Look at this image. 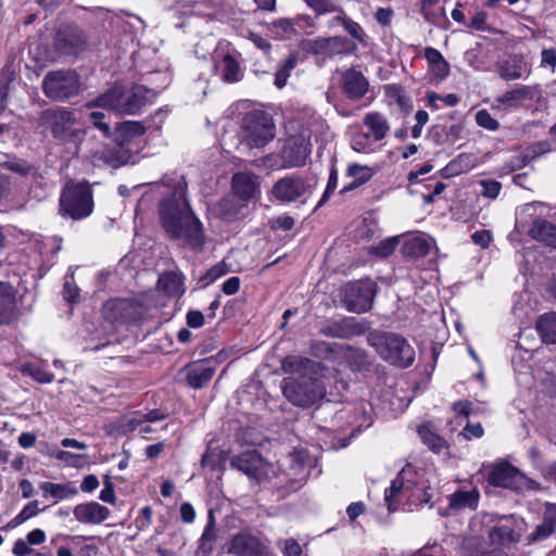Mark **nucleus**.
Returning a JSON list of instances; mask_svg holds the SVG:
<instances>
[{
  "instance_id": "18",
  "label": "nucleus",
  "mask_w": 556,
  "mask_h": 556,
  "mask_svg": "<svg viewBox=\"0 0 556 556\" xmlns=\"http://www.w3.org/2000/svg\"><path fill=\"white\" fill-rule=\"evenodd\" d=\"M341 88L349 99L359 100L367 93L369 83L359 71L350 68L342 73Z\"/></svg>"
},
{
  "instance_id": "35",
  "label": "nucleus",
  "mask_w": 556,
  "mask_h": 556,
  "mask_svg": "<svg viewBox=\"0 0 556 556\" xmlns=\"http://www.w3.org/2000/svg\"><path fill=\"white\" fill-rule=\"evenodd\" d=\"M425 56L429 63L430 71L435 77L444 79L448 76L450 66L440 51L434 48H427Z\"/></svg>"
},
{
  "instance_id": "27",
  "label": "nucleus",
  "mask_w": 556,
  "mask_h": 556,
  "mask_svg": "<svg viewBox=\"0 0 556 556\" xmlns=\"http://www.w3.org/2000/svg\"><path fill=\"white\" fill-rule=\"evenodd\" d=\"M480 493L476 488L458 490L450 495L448 507L454 510L476 509L478 507Z\"/></svg>"
},
{
  "instance_id": "20",
  "label": "nucleus",
  "mask_w": 556,
  "mask_h": 556,
  "mask_svg": "<svg viewBox=\"0 0 556 556\" xmlns=\"http://www.w3.org/2000/svg\"><path fill=\"white\" fill-rule=\"evenodd\" d=\"M534 97V88L530 86H519L508 90L497 97L493 102V109L497 111H511L517 109L523 101L531 100Z\"/></svg>"
},
{
  "instance_id": "64",
  "label": "nucleus",
  "mask_w": 556,
  "mask_h": 556,
  "mask_svg": "<svg viewBox=\"0 0 556 556\" xmlns=\"http://www.w3.org/2000/svg\"><path fill=\"white\" fill-rule=\"evenodd\" d=\"M543 520L556 529V504L547 503L544 510Z\"/></svg>"
},
{
  "instance_id": "33",
  "label": "nucleus",
  "mask_w": 556,
  "mask_h": 556,
  "mask_svg": "<svg viewBox=\"0 0 556 556\" xmlns=\"http://www.w3.org/2000/svg\"><path fill=\"white\" fill-rule=\"evenodd\" d=\"M533 239L556 248V226L546 220H535L530 229Z\"/></svg>"
},
{
  "instance_id": "21",
  "label": "nucleus",
  "mask_w": 556,
  "mask_h": 556,
  "mask_svg": "<svg viewBox=\"0 0 556 556\" xmlns=\"http://www.w3.org/2000/svg\"><path fill=\"white\" fill-rule=\"evenodd\" d=\"M368 328V323L365 319L345 317L333 323L326 333L336 338H351L365 333Z\"/></svg>"
},
{
  "instance_id": "11",
  "label": "nucleus",
  "mask_w": 556,
  "mask_h": 556,
  "mask_svg": "<svg viewBox=\"0 0 556 556\" xmlns=\"http://www.w3.org/2000/svg\"><path fill=\"white\" fill-rule=\"evenodd\" d=\"M376 285L369 280L348 283L343 290V302L350 312L364 313L370 309Z\"/></svg>"
},
{
  "instance_id": "31",
  "label": "nucleus",
  "mask_w": 556,
  "mask_h": 556,
  "mask_svg": "<svg viewBox=\"0 0 556 556\" xmlns=\"http://www.w3.org/2000/svg\"><path fill=\"white\" fill-rule=\"evenodd\" d=\"M217 527L215 517L212 510L208 511V520L204 531L199 540L198 553L202 556H208L215 545L217 539Z\"/></svg>"
},
{
  "instance_id": "55",
  "label": "nucleus",
  "mask_w": 556,
  "mask_h": 556,
  "mask_svg": "<svg viewBox=\"0 0 556 556\" xmlns=\"http://www.w3.org/2000/svg\"><path fill=\"white\" fill-rule=\"evenodd\" d=\"M416 124L412 129V137L419 138L421 136L422 127L428 123L429 115L424 110H418L415 114Z\"/></svg>"
},
{
  "instance_id": "36",
  "label": "nucleus",
  "mask_w": 556,
  "mask_h": 556,
  "mask_svg": "<svg viewBox=\"0 0 556 556\" xmlns=\"http://www.w3.org/2000/svg\"><path fill=\"white\" fill-rule=\"evenodd\" d=\"M417 432L422 443L427 445L432 452L441 453L447 448V442L438 433L433 432L429 426H419Z\"/></svg>"
},
{
  "instance_id": "28",
  "label": "nucleus",
  "mask_w": 556,
  "mask_h": 556,
  "mask_svg": "<svg viewBox=\"0 0 556 556\" xmlns=\"http://www.w3.org/2000/svg\"><path fill=\"white\" fill-rule=\"evenodd\" d=\"M40 490L43 493V497H52L55 502L68 500L78 493V489L75 482L66 483H53V482H41Z\"/></svg>"
},
{
  "instance_id": "61",
  "label": "nucleus",
  "mask_w": 556,
  "mask_h": 556,
  "mask_svg": "<svg viewBox=\"0 0 556 556\" xmlns=\"http://www.w3.org/2000/svg\"><path fill=\"white\" fill-rule=\"evenodd\" d=\"M302 547L294 539H287L283 541V555L285 556H301Z\"/></svg>"
},
{
  "instance_id": "49",
  "label": "nucleus",
  "mask_w": 556,
  "mask_h": 556,
  "mask_svg": "<svg viewBox=\"0 0 556 556\" xmlns=\"http://www.w3.org/2000/svg\"><path fill=\"white\" fill-rule=\"evenodd\" d=\"M338 169L336 168L334 165L331 166L330 168V174H329V179H328V184H327V187H326V190L321 197V199L319 200L317 206H316V210L318 207H320L321 205H324L327 200L329 199L331 192H333L338 186Z\"/></svg>"
},
{
  "instance_id": "62",
  "label": "nucleus",
  "mask_w": 556,
  "mask_h": 556,
  "mask_svg": "<svg viewBox=\"0 0 556 556\" xmlns=\"http://www.w3.org/2000/svg\"><path fill=\"white\" fill-rule=\"evenodd\" d=\"M240 278L232 276L228 278L222 286V290L227 295L236 294L240 289Z\"/></svg>"
},
{
  "instance_id": "54",
  "label": "nucleus",
  "mask_w": 556,
  "mask_h": 556,
  "mask_svg": "<svg viewBox=\"0 0 556 556\" xmlns=\"http://www.w3.org/2000/svg\"><path fill=\"white\" fill-rule=\"evenodd\" d=\"M56 46L61 49L62 53L64 54H75L78 52L77 49L73 47L75 41H78L81 39V37H56Z\"/></svg>"
},
{
  "instance_id": "30",
  "label": "nucleus",
  "mask_w": 556,
  "mask_h": 556,
  "mask_svg": "<svg viewBox=\"0 0 556 556\" xmlns=\"http://www.w3.org/2000/svg\"><path fill=\"white\" fill-rule=\"evenodd\" d=\"M159 287L169 296H181L186 291L184 275L176 271L165 273L159 278Z\"/></svg>"
},
{
  "instance_id": "24",
  "label": "nucleus",
  "mask_w": 556,
  "mask_h": 556,
  "mask_svg": "<svg viewBox=\"0 0 556 556\" xmlns=\"http://www.w3.org/2000/svg\"><path fill=\"white\" fill-rule=\"evenodd\" d=\"M231 184L235 194L244 201H248L260 193L258 176L253 173H237L232 176Z\"/></svg>"
},
{
  "instance_id": "39",
  "label": "nucleus",
  "mask_w": 556,
  "mask_h": 556,
  "mask_svg": "<svg viewBox=\"0 0 556 556\" xmlns=\"http://www.w3.org/2000/svg\"><path fill=\"white\" fill-rule=\"evenodd\" d=\"M40 509L38 507V502L33 501L29 502L24 508L13 518L11 519L3 529H14L22 523L26 522L28 519L37 516Z\"/></svg>"
},
{
  "instance_id": "60",
  "label": "nucleus",
  "mask_w": 556,
  "mask_h": 556,
  "mask_svg": "<svg viewBox=\"0 0 556 556\" xmlns=\"http://www.w3.org/2000/svg\"><path fill=\"white\" fill-rule=\"evenodd\" d=\"M294 226V218L289 215H282L271 220V227L275 229L290 230Z\"/></svg>"
},
{
  "instance_id": "15",
  "label": "nucleus",
  "mask_w": 556,
  "mask_h": 556,
  "mask_svg": "<svg viewBox=\"0 0 556 556\" xmlns=\"http://www.w3.org/2000/svg\"><path fill=\"white\" fill-rule=\"evenodd\" d=\"M301 49L314 55L328 58L350 52V43L342 37H315L302 40Z\"/></svg>"
},
{
  "instance_id": "4",
  "label": "nucleus",
  "mask_w": 556,
  "mask_h": 556,
  "mask_svg": "<svg viewBox=\"0 0 556 556\" xmlns=\"http://www.w3.org/2000/svg\"><path fill=\"white\" fill-rule=\"evenodd\" d=\"M367 341L387 362L399 367H408L415 359L413 346L400 334L372 331Z\"/></svg>"
},
{
  "instance_id": "37",
  "label": "nucleus",
  "mask_w": 556,
  "mask_h": 556,
  "mask_svg": "<svg viewBox=\"0 0 556 556\" xmlns=\"http://www.w3.org/2000/svg\"><path fill=\"white\" fill-rule=\"evenodd\" d=\"M243 76L238 59L227 53L223 58L222 63V77L226 83H236L241 80Z\"/></svg>"
},
{
  "instance_id": "5",
  "label": "nucleus",
  "mask_w": 556,
  "mask_h": 556,
  "mask_svg": "<svg viewBox=\"0 0 556 556\" xmlns=\"http://www.w3.org/2000/svg\"><path fill=\"white\" fill-rule=\"evenodd\" d=\"M93 211V195L87 181H68L60 197V214L74 220H80Z\"/></svg>"
},
{
  "instance_id": "10",
  "label": "nucleus",
  "mask_w": 556,
  "mask_h": 556,
  "mask_svg": "<svg viewBox=\"0 0 556 556\" xmlns=\"http://www.w3.org/2000/svg\"><path fill=\"white\" fill-rule=\"evenodd\" d=\"M488 481L494 486L514 491L534 489L536 485L535 481L527 478L516 467L506 462L500 463L492 468Z\"/></svg>"
},
{
  "instance_id": "12",
  "label": "nucleus",
  "mask_w": 556,
  "mask_h": 556,
  "mask_svg": "<svg viewBox=\"0 0 556 556\" xmlns=\"http://www.w3.org/2000/svg\"><path fill=\"white\" fill-rule=\"evenodd\" d=\"M491 522H493V517L489 514L476 516L470 520L469 532L463 540L465 556H480L485 553V538L488 536L485 528Z\"/></svg>"
},
{
  "instance_id": "48",
  "label": "nucleus",
  "mask_w": 556,
  "mask_h": 556,
  "mask_svg": "<svg viewBox=\"0 0 556 556\" xmlns=\"http://www.w3.org/2000/svg\"><path fill=\"white\" fill-rule=\"evenodd\" d=\"M399 242H400L399 236L387 238V239L380 241L379 244L377 247H375L374 251L379 256H383V257L389 256L390 254H392L394 252Z\"/></svg>"
},
{
  "instance_id": "56",
  "label": "nucleus",
  "mask_w": 556,
  "mask_h": 556,
  "mask_svg": "<svg viewBox=\"0 0 556 556\" xmlns=\"http://www.w3.org/2000/svg\"><path fill=\"white\" fill-rule=\"evenodd\" d=\"M484 433V430L482 428V426L478 422V424H470L468 422L463 431H462V435L465 438V440H472V439H479L483 435Z\"/></svg>"
},
{
  "instance_id": "32",
  "label": "nucleus",
  "mask_w": 556,
  "mask_h": 556,
  "mask_svg": "<svg viewBox=\"0 0 556 556\" xmlns=\"http://www.w3.org/2000/svg\"><path fill=\"white\" fill-rule=\"evenodd\" d=\"M364 124L376 141L384 139L390 130L387 118L379 112L367 113L364 117Z\"/></svg>"
},
{
  "instance_id": "23",
  "label": "nucleus",
  "mask_w": 556,
  "mask_h": 556,
  "mask_svg": "<svg viewBox=\"0 0 556 556\" xmlns=\"http://www.w3.org/2000/svg\"><path fill=\"white\" fill-rule=\"evenodd\" d=\"M47 121L51 125L52 132L55 138L65 139L75 123L73 113L67 109L48 110L46 112Z\"/></svg>"
},
{
  "instance_id": "1",
  "label": "nucleus",
  "mask_w": 556,
  "mask_h": 556,
  "mask_svg": "<svg viewBox=\"0 0 556 556\" xmlns=\"http://www.w3.org/2000/svg\"><path fill=\"white\" fill-rule=\"evenodd\" d=\"M164 185L173 188V194L160 204V217L165 231L174 239L185 238L193 248L203 244L200 220L193 215L186 199L187 182L182 176L165 177Z\"/></svg>"
},
{
  "instance_id": "47",
  "label": "nucleus",
  "mask_w": 556,
  "mask_h": 556,
  "mask_svg": "<svg viewBox=\"0 0 556 556\" xmlns=\"http://www.w3.org/2000/svg\"><path fill=\"white\" fill-rule=\"evenodd\" d=\"M229 271L228 265L223 261L210 268L201 278L204 285H210Z\"/></svg>"
},
{
  "instance_id": "6",
  "label": "nucleus",
  "mask_w": 556,
  "mask_h": 556,
  "mask_svg": "<svg viewBox=\"0 0 556 556\" xmlns=\"http://www.w3.org/2000/svg\"><path fill=\"white\" fill-rule=\"evenodd\" d=\"M315 189L316 184L300 175L290 174L274 182L269 195L271 201L281 204L295 202L304 204L313 195Z\"/></svg>"
},
{
  "instance_id": "17",
  "label": "nucleus",
  "mask_w": 556,
  "mask_h": 556,
  "mask_svg": "<svg viewBox=\"0 0 556 556\" xmlns=\"http://www.w3.org/2000/svg\"><path fill=\"white\" fill-rule=\"evenodd\" d=\"M228 553L236 556H269L267 547L260 539L244 531L232 536Z\"/></svg>"
},
{
  "instance_id": "22",
  "label": "nucleus",
  "mask_w": 556,
  "mask_h": 556,
  "mask_svg": "<svg viewBox=\"0 0 556 556\" xmlns=\"http://www.w3.org/2000/svg\"><path fill=\"white\" fill-rule=\"evenodd\" d=\"M73 514L81 523L99 525L109 518L110 510L97 502H88L76 505Z\"/></svg>"
},
{
  "instance_id": "26",
  "label": "nucleus",
  "mask_w": 556,
  "mask_h": 556,
  "mask_svg": "<svg viewBox=\"0 0 556 556\" xmlns=\"http://www.w3.org/2000/svg\"><path fill=\"white\" fill-rule=\"evenodd\" d=\"M530 74V67L522 56L513 55L500 64V76L505 80H517Z\"/></svg>"
},
{
  "instance_id": "3",
  "label": "nucleus",
  "mask_w": 556,
  "mask_h": 556,
  "mask_svg": "<svg viewBox=\"0 0 556 556\" xmlns=\"http://www.w3.org/2000/svg\"><path fill=\"white\" fill-rule=\"evenodd\" d=\"M155 96L154 90L141 85H134L127 90L123 85L116 84L93 102L88 103V106H101L117 114L135 115Z\"/></svg>"
},
{
  "instance_id": "51",
  "label": "nucleus",
  "mask_w": 556,
  "mask_h": 556,
  "mask_svg": "<svg viewBox=\"0 0 556 556\" xmlns=\"http://www.w3.org/2000/svg\"><path fill=\"white\" fill-rule=\"evenodd\" d=\"M121 130L126 137H137L146 132V127L140 122L128 121L122 124Z\"/></svg>"
},
{
  "instance_id": "19",
  "label": "nucleus",
  "mask_w": 556,
  "mask_h": 556,
  "mask_svg": "<svg viewBox=\"0 0 556 556\" xmlns=\"http://www.w3.org/2000/svg\"><path fill=\"white\" fill-rule=\"evenodd\" d=\"M378 172L375 166L363 165L357 162H350L346 165L345 177L351 179L341 190L340 194H345L368 182Z\"/></svg>"
},
{
  "instance_id": "59",
  "label": "nucleus",
  "mask_w": 556,
  "mask_h": 556,
  "mask_svg": "<svg viewBox=\"0 0 556 556\" xmlns=\"http://www.w3.org/2000/svg\"><path fill=\"white\" fill-rule=\"evenodd\" d=\"M486 16L488 14L484 11H479L475 13L469 22V26L478 31L486 30Z\"/></svg>"
},
{
  "instance_id": "57",
  "label": "nucleus",
  "mask_w": 556,
  "mask_h": 556,
  "mask_svg": "<svg viewBox=\"0 0 556 556\" xmlns=\"http://www.w3.org/2000/svg\"><path fill=\"white\" fill-rule=\"evenodd\" d=\"M108 162L114 167L121 166L127 162V157L124 155L122 148L108 149Z\"/></svg>"
},
{
  "instance_id": "7",
  "label": "nucleus",
  "mask_w": 556,
  "mask_h": 556,
  "mask_svg": "<svg viewBox=\"0 0 556 556\" xmlns=\"http://www.w3.org/2000/svg\"><path fill=\"white\" fill-rule=\"evenodd\" d=\"M273 117L263 111H252L242 121V141L251 149L263 148L275 138Z\"/></svg>"
},
{
  "instance_id": "38",
  "label": "nucleus",
  "mask_w": 556,
  "mask_h": 556,
  "mask_svg": "<svg viewBox=\"0 0 556 556\" xmlns=\"http://www.w3.org/2000/svg\"><path fill=\"white\" fill-rule=\"evenodd\" d=\"M386 94L392 104H396L397 108L404 113H409L413 109V102L409 97L406 96L404 90L396 86L390 85L386 87Z\"/></svg>"
},
{
  "instance_id": "42",
  "label": "nucleus",
  "mask_w": 556,
  "mask_h": 556,
  "mask_svg": "<svg viewBox=\"0 0 556 556\" xmlns=\"http://www.w3.org/2000/svg\"><path fill=\"white\" fill-rule=\"evenodd\" d=\"M24 371L40 383H50L54 379V375L47 369L46 365H27Z\"/></svg>"
},
{
  "instance_id": "63",
  "label": "nucleus",
  "mask_w": 556,
  "mask_h": 556,
  "mask_svg": "<svg viewBox=\"0 0 556 556\" xmlns=\"http://www.w3.org/2000/svg\"><path fill=\"white\" fill-rule=\"evenodd\" d=\"M541 66H549L553 72L555 71V67H556V50L555 49H544L542 51Z\"/></svg>"
},
{
  "instance_id": "8",
  "label": "nucleus",
  "mask_w": 556,
  "mask_h": 556,
  "mask_svg": "<svg viewBox=\"0 0 556 556\" xmlns=\"http://www.w3.org/2000/svg\"><path fill=\"white\" fill-rule=\"evenodd\" d=\"M81 88L80 75L75 70L51 71L42 80L43 93L55 101H65L76 97Z\"/></svg>"
},
{
  "instance_id": "34",
  "label": "nucleus",
  "mask_w": 556,
  "mask_h": 556,
  "mask_svg": "<svg viewBox=\"0 0 556 556\" xmlns=\"http://www.w3.org/2000/svg\"><path fill=\"white\" fill-rule=\"evenodd\" d=\"M536 330L543 342L556 344V313L541 315L536 321Z\"/></svg>"
},
{
  "instance_id": "50",
  "label": "nucleus",
  "mask_w": 556,
  "mask_h": 556,
  "mask_svg": "<svg viewBox=\"0 0 556 556\" xmlns=\"http://www.w3.org/2000/svg\"><path fill=\"white\" fill-rule=\"evenodd\" d=\"M318 14L336 12L337 5L331 0H304Z\"/></svg>"
},
{
  "instance_id": "2",
  "label": "nucleus",
  "mask_w": 556,
  "mask_h": 556,
  "mask_svg": "<svg viewBox=\"0 0 556 556\" xmlns=\"http://www.w3.org/2000/svg\"><path fill=\"white\" fill-rule=\"evenodd\" d=\"M318 366L319 364L301 356H288L282 361L281 368L285 372L298 375L285 378L281 383L282 393L290 403L309 407L325 397L324 380L307 375L316 372Z\"/></svg>"
},
{
  "instance_id": "25",
  "label": "nucleus",
  "mask_w": 556,
  "mask_h": 556,
  "mask_svg": "<svg viewBox=\"0 0 556 556\" xmlns=\"http://www.w3.org/2000/svg\"><path fill=\"white\" fill-rule=\"evenodd\" d=\"M434 241L431 237L426 235H416L404 242L402 253L406 257L420 258L430 253Z\"/></svg>"
},
{
  "instance_id": "46",
  "label": "nucleus",
  "mask_w": 556,
  "mask_h": 556,
  "mask_svg": "<svg viewBox=\"0 0 556 556\" xmlns=\"http://www.w3.org/2000/svg\"><path fill=\"white\" fill-rule=\"evenodd\" d=\"M307 23V18L305 17H299L296 20H291V18H278L276 21L273 22V26L275 29L277 30H281L283 33H292V31H296V29L294 28V26H301L302 24H306Z\"/></svg>"
},
{
  "instance_id": "44",
  "label": "nucleus",
  "mask_w": 556,
  "mask_h": 556,
  "mask_svg": "<svg viewBox=\"0 0 556 556\" xmlns=\"http://www.w3.org/2000/svg\"><path fill=\"white\" fill-rule=\"evenodd\" d=\"M554 532H555V530L552 528V526L547 525L543 520V522L541 525L536 526L535 529L533 530V532H531L527 536V543L533 544V543L544 541L547 538H549Z\"/></svg>"
},
{
  "instance_id": "16",
  "label": "nucleus",
  "mask_w": 556,
  "mask_h": 556,
  "mask_svg": "<svg viewBox=\"0 0 556 556\" xmlns=\"http://www.w3.org/2000/svg\"><path fill=\"white\" fill-rule=\"evenodd\" d=\"M230 465L257 482L266 477L269 471V465L256 451H248L232 457Z\"/></svg>"
},
{
  "instance_id": "41",
  "label": "nucleus",
  "mask_w": 556,
  "mask_h": 556,
  "mask_svg": "<svg viewBox=\"0 0 556 556\" xmlns=\"http://www.w3.org/2000/svg\"><path fill=\"white\" fill-rule=\"evenodd\" d=\"M295 65H296V55L295 54H291L286 60L283 65L281 67H279L278 71L276 72L275 85H276L277 88L281 89L282 87L286 86L287 80H288V78L290 76V73L295 67Z\"/></svg>"
},
{
  "instance_id": "9",
  "label": "nucleus",
  "mask_w": 556,
  "mask_h": 556,
  "mask_svg": "<svg viewBox=\"0 0 556 556\" xmlns=\"http://www.w3.org/2000/svg\"><path fill=\"white\" fill-rule=\"evenodd\" d=\"M33 303L34 300L25 301V294L17 296V291L11 283L0 281V326L10 325L29 313Z\"/></svg>"
},
{
  "instance_id": "43",
  "label": "nucleus",
  "mask_w": 556,
  "mask_h": 556,
  "mask_svg": "<svg viewBox=\"0 0 556 556\" xmlns=\"http://www.w3.org/2000/svg\"><path fill=\"white\" fill-rule=\"evenodd\" d=\"M143 424L142 414L139 412L130 413L121 418L118 429L123 433L136 430Z\"/></svg>"
},
{
  "instance_id": "53",
  "label": "nucleus",
  "mask_w": 556,
  "mask_h": 556,
  "mask_svg": "<svg viewBox=\"0 0 556 556\" xmlns=\"http://www.w3.org/2000/svg\"><path fill=\"white\" fill-rule=\"evenodd\" d=\"M481 191L483 197L495 199L500 194L501 184L496 180H482L480 181Z\"/></svg>"
},
{
  "instance_id": "58",
  "label": "nucleus",
  "mask_w": 556,
  "mask_h": 556,
  "mask_svg": "<svg viewBox=\"0 0 556 556\" xmlns=\"http://www.w3.org/2000/svg\"><path fill=\"white\" fill-rule=\"evenodd\" d=\"M99 498L109 504L115 503L116 497L114 493V486L108 477L104 480V486L100 492Z\"/></svg>"
},
{
  "instance_id": "14",
  "label": "nucleus",
  "mask_w": 556,
  "mask_h": 556,
  "mask_svg": "<svg viewBox=\"0 0 556 556\" xmlns=\"http://www.w3.org/2000/svg\"><path fill=\"white\" fill-rule=\"evenodd\" d=\"M415 477V468L412 465H406L391 481L390 486L384 491V501L389 511L396 510L397 500L416 486Z\"/></svg>"
},
{
  "instance_id": "52",
  "label": "nucleus",
  "mask_w": 556,
  "mask_h": 556,
  "mask_svg": "<svg viewBox=\"0 0 556 556\" xmlns=\"http://www.w3.org/2000/svg\"><path fill=\"white\" fill-rule=\"evenodd\" d=\"M17 71L18 68L14 61H8L0 74V80L2 85L8 88V85L16 78Z\"/></svg>"
},
{
  "instance_id": "45",
  "label": "nucleus",
  "mask_w": 556,
  "mask_h": 556,
  "mask_svg": "<svg viewBox=\"0 0 556 556\" xmlns=\"http://www.w3.org/2000/svg\"><path fill=\"white\" fill-rule=\"evenodd\" d=\"M476 123L478 126L490 130V131H496L500 128V123L497 119H495L486 110H479L476 113Z\"/></svg>"
},
{
  "instance_id": "40",
  "label": "nucleus",
  "mask_w": 556,
  "mask_h": 556,
  "mask_svg": "<svg viewBox=\"0 0 556 556\" xmlns=\"http://www.w3.org/2000/svg\"><path fill=\"white\" fill-rule=\"evenodd\" d=\"M217 214L227 220L235 218L239 213V206L233 198L225 197L216 205Z\"/></svg>"
},
{
  "instance_id": "13",
  "label": "nucleus",
  "mask_w": 556,
  "mask_h": 556,
  "mask_svg": "<svg viewBox=\"0 0 556 556\" xmlns=\"http://www.w3.org/2000/svg\"><path fill=\"white\" fill-rule=\"evenodd\" d=\"M490 545L509 547L519 542L521 529L519 523L510 518H501L488 523L485 528Z\"/></svg>"
},
{
  "instance_id": "29",
  "label": "nucleus",
  "mask_w": 556,
  "mask_h": 556,
  "mask_svg": "<svg viewBox=\"0 0 556 556\" xmlns=\"http://www.w3.org/2000/svg\"><path fill=\"white\" fill-rule=\"evenodd\" d=\"M215 374V369L205 363L194 364L188 368L187 381L190 387L200 389L208 383Z\"/></svg>"
}]
</instances>
